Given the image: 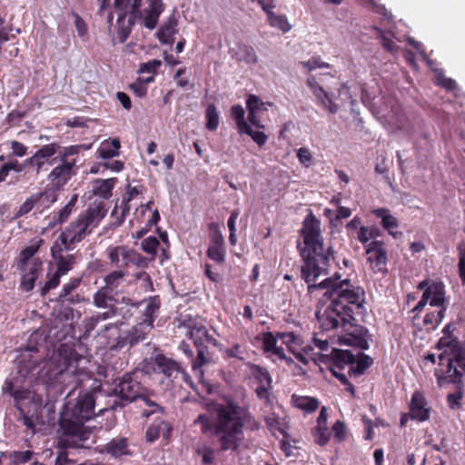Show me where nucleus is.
I'll return each mask as SVG.
<instances>
[{
  "instance_id": "f257e3e1",
  "label": "nucleus",
  "mask_w": 465,
  "mask_h": 465,
  "mask_svg": "<svg viewBox=\"0 0 465 465\" xmlns=\"http://www.w3.org/2000/svg\"><path fill=\"white\" fill-rule=\"evenodd\" d=\"M193 424L200 426L202 434L215 437L222 451L238 450L244 429L256 431L261 428L249 409L232 397L212 403L208 411L198 415Z\"/></svg>"
},
{
  "instance_id": "f03ea898",
  "label": "nucleus",
  "mask_w": 465,
  "mask_h": 465,
  "mask_svg": "<svg viewBox=\"0 0 465 465\" xmlns=\"http://www.w3.org/2000/svg\"><path fill=\"white\" fill-rule=\"evenodd\" d=\"M306 283L307 292L310 294L317 290L325 291L323 298L328 303L322 305L316 312V317L322 331H341L345 323L354 320L353 307L363 308L364 289L353 284L350 279L341 280L339 273L324 279L320 283L315 282Z\"/></svg>"
},
{
  "instance_id": "7ed1b4c3",
  "label": "nucleus",
  "mask_w": 465,
  "mask_h": 465,
  "mask_svg": "<svg viewBox=\"0 0 465 465\" xmlns=\"http://www.w3.org/2000/svg\"><path fill=\"white\" fill-rule=\"evenodd\" d=\"M83 360V356L71 345L63 343L58 347L41 375L50 397L62 395L68 389V398L85 381L92 378L93 373L90 371L85 367H80Z\"/></svg>"
},
{
  "instance_id": "20e7f679",
  "label": "nucleus",
  "mask_w": 465,
  "mask_h": 465,
  "mask_svg": "<svg viewBox=\"0 0 465 465\" xmlns=\"http://www.w3.org/2000/svg\"><path fill=\"white\" fill-rule=\"evenodd\" d=\"M301 235L304 243L301 250V276L305 282H314L320 275L328 274L334 252L331 246L324 247L321 222L312 213L305 217Z\"/></svg>"
},
{
  "instance_id": "39448f33",
  "label": "nucleus",
  "mask_w": 465,
  "mask_h": 465,
  "mask_svg": "<svg viewBox=\"0 0 465 465\" xmlns=\"http://www.w3.org/2000/svg\"><path fill=\"white\" fill-rule=\"evenodd\" d=\"M94 406L95 398L92 391H80L74 401L67 400L59 419L63 433L85 440L87 431L84 423L95 416Z\"/></svg>"
},
{
  "instance_id": "423d86ee",
  "label": "nucleus",
  "mask_w": 465,
  "mask_h": 465,
  "mask_svg": "<svg viewBox=\"0 0 465 465\" xmlns=\"http://www.w3.org/2000/svg\"><path fill=\"white\" fill-rule=\"evenodd\" d=\"M108 209V204L103 200L90 203L58 236L57 240L65 251H73L77 243L91 235L106 216Z\"/></svg>"
},
{
  "instance_id": "0eeeda50",
  "label": "nucleus",
  "mask_w": 465,
  "mask_h": 465,
  "mask_svg": "<svg viewBox=\"0 0 465 465\" xmlns=\"http://www.w3.org/2000/svg\"><path fill=\"white\" fill-rule=\"evenodd\" d=\"M84 146L82 144H74L69 146H61L58 143V153H56L49 166L54 168L47 175V180L53 189L60 190L77 173V162L79 153Z\"/></svg>"
},
{
  "instance_id": "6e6552de",
  "label": "nucleus",
  "mask_w": 465,
  "mask_h": 465,
  "mask_svg": "<svg viewBox=\"0 0 465 465\" xmlns=\"http://www.w3.org/2000/svg\"><path fill=\"white\" fill-rule=\"evenodd\" d=\"M465 373V351L451 350V353L443 351L439 355V367L435 369L438 385L442 387L450 383H460Z\"/></svg>"
},
{
  "instance_id": "1a4fd4ad",
  "label": "nucleus",
  "mask_w": 465,
  "mask_h": 465,
  "mask_svg": "<svg viewBox=\"0 0 465 465\" xmlns=\"http://www.w3.org/2000/svg\"><path fill=\"white\" fill-rule=\"evenodd\" d=\"M105 252L110 264L118 269L126 270L130 265L139 268L147 265V259L128 245H109Z\"/></svg>"
},
{
  "instance_id": "9d476101",
  "label": "nucleus",
  "mask_w": 465,
  "mask_h": 465,
  "mask_svg": "<svg viewBox=\"0 0 465 465\" xmlns=\"http://www.w3.org/2000/svg\"><path fill=\"white\" fill-rule=\"evenodd\" d=\"M145 391L136 372L125 373L115 385L114 393L121 400V406L137 400Z\"/></svg>"
},
{
  "instance_id": "9b49d317",
  "label": "nucleus",
  "mask_w": 465,
  "mask_h": 465,
  "mask_svg": "<svg viewBox=\"0 0 465 465\" xmlns=\"http://www.w3.org/2000/svg\"><path fill=\"white\" fill-rule=\"evenodd\" d=\"M430 303V306L436 308L448 307V301L445 297V285L442 282H431L430 286L423 292L420 300L411 310L414 313L413 321L417 320L419 314L424 310L425 306Z\"/></svg>"
},
{
  "instance_id": "f8f14e48",
  "label": "nucleus",
  "mask_w": 465,
  "mask_h": 465,
  "mask_svg": "<svg viewBox=\"0 0 465 465\" xmlns=\"http://www.w3.org/2000/svg\"><path fill=\"white\" fill-rule=\"evenodd\" d=\"M339 341L341 344L352 346L361 350H368L369 335L368 330L357 323V320H351L349 323H345L344 328L340 331Z\"/></svg>"
},
{
  "instance_id": "ddd939ff",
  "label": "nucleus",
  "mask_w": 465,
  "mask_h": 465,
  "mask_svg": "<svg viewBox=\"0 0 465 465\" xmlns=\"http://www.w3.org/2000/svg\"><path fill=\"white\" fill-rule=\"evenodd\" d=\"M151 365L154 373L163 375L165 379L172 382H173L179 375L183 376L185 380L189 378L180 362L163 353H158L152 358Z\"/></svg>"
},
{
  "instance_id": "4468645a",
  "label": "nucleus",
  "mask_w": 465,
  "mask_h": 465,
  "mask_svg": "<svg viewBox=\"0 0 465 465\" xmlns=\"http://www.w3.org/2000/svg\"><path fill=\"white\" fill-rule=\"evenodd\" d=\"M209 232V247L206 254L209 259L218 264L225 262V241L222 233L221 227L217 223H210L208 224Z\"/></svg>"
},
{
  "instance_id": "2eb2a0df",
  "label": "nucleus",
  "mask_w": 465,
  "mask_h": 465,
  "mask_svg": "<svg viewBox=\"0 0 465 465\" xmlns=\"http://www.w3.org/2000/svg\"><path fill=\"white\" fill-rule=\"evenodd\" d=\"M101 453L108 455L115 460L124 461L134 456V450L128 438L118 436L104 444Z\"/></svg>"
},
{
  "instance_id": "dca6fc26",
  "label": "nucleus",
  "mask_w": 465,
  "mask_h": 465,
  "mask_svg": "<svg viewBox=\"0 0 465 465\" xmlns=\"http://www.w3.org/2000/svg\"><path fill=\"white\" fill-rule=\"evenodd\" d=\"M42 360V355L39 354L37 344L28 345L26 348L21 350L20 354L16 358L18 373L25 378L31 374Z\"/></svg>"
},
{
  "instance_id": "f3484780",
  "label": "nucleus",
  "mask_w": 465,
  "mask_h": 465,
  "mask_svg": "<svg viewBox=\"0 0 465 465\" xmlns=\"http://www.w3.org/2000/svg\"><path fill=\"white\" fill-rule=\"evenodd\" d=\"M181 325L186 326L187 331L185 335L193 341L195 347L207 346L206 343L216 341V340L209 334L206 327L195 322L192 317L183 319L179 326Z\"/></svg>"
},
{
  "instance_id": "a211bd4d",
  "label": "nucleus",
  "mask_w": 465,
  "mask_h": 465,
  "mask_svg": "<svg viewBox=\"0 0 465 465\" xmlns=\"http://www.w3.org/2000/svg\"><path fill=\"white\" fill-rule=\"evenodd\" d=\"M411 420L419 422L427 421L430 415V407L423 392L415 391L409 404Z\"/></svg>"
},
{
  "instance_id": "6ab92c4d",
  "label": "nucleus",
  "mask_w": 465,
  "mask_h": 465,
  "mask_svg": "<svg viewBox=\"0 0 465 465\" xmlns=\"http://www.w3.org/2000/svg\"><path fill=\"white\" fill-rule=\"evenodd\" d=\"M249 369L253 379L258 382L255 393L260 400H267L272 390V377L266 368L255 363H249Z\"/></svg>"
},
{
  "instance_id": "aec40b11",
  "label": "nucleus",
  "mask_w": 465,
  "mask_h": 465,
  "mask_svg": "<svg viewBox=\"0 0 465 465\" xmlns=\"http://www.w3.org/2000/svg\"><path fill=\"white\" fill-rule=\"evenodd\" d=\"M55 201L54 193L47 191L33 193L19 207L18 216L29 213L35 207L37 209L47 208Z\"/></svg>"
},
{
  "instance_id": "412c9836",
  "label": "nucleus",
  "mask_w": 465,
  "mask_h": 465,
  "mask_svg": "<svg viewBox=\"0 0 465 465\" xmlns=\"http://www.w3.org/2000/svg\"><path fill=\"white\" fill-rule=\"evenodd\" d=\"M366 253L368 262L373 266L376 272L387 271V252L381 241L374 240L367 247Z\"/></svg>"
},
{
  "instance_id": "4be33fe9",
  "label": "nucleus",
  "mask_w": 465,
  "mask_h": 465,
  "mask_svg": "<svg viewBox=\"0 0 465 465\" xmlns=\"http://www.w3.org/2000/svg\"><path fill=\"white\" fill-rule=\"evenodd\" d=\"M63 244L57 240L51 247V255L56 263V272L63 276L67 274L75 263V256L74 254H64Z\"/></svg>"
},
{
  "instance_id": "5701e85b",
  "label": "nucleus",
  "mask_w": 465,
  "mask_h": 465,
  "mask_svg": "<svg viewBox=\"0 0 465 465\" xmlns=\"http://www.w3.org/2000/svg\"><path fill=\"white\" fill-rule=\"evenodd\" d=\"M172 430L173 427L168 421L156 420L146 429L145 440L147 442L152 443L162 436L164 440H168Z\"/></svg>"
},
{
  "instance_id": "b1692460",
  "label": "nucleus",
  "mask_w": 465,
  "mask_h": 465,
  "mask_svg": "<svg viewBox=\"0 0 465 465\" xmlns=\"http://www.w3.org/2000/svg\"><path fill=\"white\" fill-rule=\"evenodd\" d=\"M308 85L312 88L314 95L317 97L318 101L321 104L327 109L331 114H336L339 110L338 104H336L330 94L325 92V90L319 85L316 79L312 76L307 80Z\"/></svg>"
},
{
  "instance_id": "393cba45",
  "label": "nucleus",
  "mask_w": 465,
  "mask_h": 465,
  "mask_svg": "<svg viewBox=\"0 0 465 465\" xmlns=\"http://www.w3.org/2000/svg\"><path fill=\"white\" fill-rule=\"evenodd\" d=\"M8 457L10 463L13 465H25L30 463L31 465H38L36 460V453L31 450H14L6 455L5 452H0V465H2L3 458Z\"/></svg>"
},
{
  "instance_id": "a878e982",
  "label": "nucleus",
  "mask_w": 465,
  "mask_h": 465,
  "mask_svg": "<svg viewBox=\"0 0 465 465\" xmlns=\"http://www.w3.org/2000/svg\"><path fill=\"white\" fill-rule=\"evenodd\" d=\"M56 153H58L57 143L44 144L36 151L37 160L35 162L34 166L36 174H39L43 171L45 163L49 165L51 159Z\"/></svg>"
},
{
  "instance_id": "bb28decb",
  "label": "nucleus",
  "mask_w": 465,
  "mask_h": 465,
  "mask_svg": "<svg viewBox=\"0 0 465 465\" xmlns=\"http://www.w3.org/2000/svg\"><path fill=\"white\" fill-rule=\"evenodd\" d=\"M371 213L381 220V226L389 232V233L397 238L402 235L401 232L394 231L399 227L398 219L390 213L386 208H378L371 211Z\"/></svg>"
},
{
  "instance_id": "cd10ccee",
  "label": "nucleus",
  "mask_w": 465,
  "mask_h": 465,
  "mask_svg": "<svg viewBox=\"0 0 465 465\" xmlns=\"http://www.w3.org/2000/svg\"><path fill=\"white\" fill-rule=\"evenodd\" d=\"M355 355L348 350L333 349L331 351V363L330 369L344 370L354 364Z\"/></svg>"
},
{
  "instance_id": "c85d7f7f",
  "label": "nucleus",
  "mask_w": 465,
  "mask_h": 465,
  "mask_svg": "<svg viewBox=\"0 0 465 465\" xmlns=\"http://www.w3.org/2000/svg\"><path fill=\"white\" fill-rule=\"evenodd\" d=\"M116 182V178L96 179L93 183L92 192L94 195L101 197L100 200L106 203V200L112 197Z\"/></svg>"
},
{
  "instance_id": "c756f323",
  "label": "nucleus",
  "mask_w": 465,
  "mask_h": 465,
  "mask_svg": "<svg viewBox=\"0 0 465 465\" xmlns=\"http://www.w3.org/2000/svg\"><path fill=\"white\" fill-rule=\"evenodd\" d=\"M153 327L148 325L147 323L139 322L129 331L125 338L126 342L132 347L137 345L138 343L147 339V335L153 330Z\"/></svg>"
},
{
  "instance_id": "7c9ffc66",
  "label": "nucleus",
  "mask_w": 465,
  "mask_h": 465,
  "mask_svg": "<svg viewBox=\"0 0 465 465\" xmlns=\"http://www.w3.org/2000/svg\"><path fill=\"white\" fill-rule=\"evenodd\" d=\"M82 278L80 277L70 279V281L63 286L58 296V302L62 303L69 302L72 304L79 302V295H74L73 292L80 286Z\"/></svg>"
},
{
  "instance_id": "2f4dec72",
  "label": "nucleus",
  "mask_w": 465,
  "mask_h": 465,
  "mask_svg": "<svg viewBox=\"0 0 465 465\" xmlns=\"http://www.w3.org/2000/svg\"><path fill=\"white\" fill-rule=\"evenodd\" d=\"M373 363V360L367 354L359 352L355 356V362L348 370L349 377H359L361 376L367 369H369Z\"/></svg>"
},
{
  "instance_id": "473e14b6",
  "label": "nucleus",
  "mask_w": 465,
  "mask_h": 465,
  "mask_svg": "<svg viewBox=\"0 0 465 465\" xmlns=\"http://www.w3.org/2000/svg\"><path fill=\"white\" fill-rule=\"evenodd\" d=\"M438 310L435 312H427L422 321V326L419 327V330H426L427 331H434L442 322L446 308H437Z\"/></svg>"
},
{
  "instance_id": "72a5a7b5",
  "label": "nucleus",
  "mask_w": 465,
  "mask_h": 465,
  "mask_svg": "<svg viewBox=\"0 0 465 465\" xmlns=\"http://www.w3.org/2000/svg\"><path fill=\"white\" fill-rule=\"evenodd\" d=\"M160 306L161 301L159 296L151 297L143 312V319L141 322L153 327V322L157 317Z\"/></svg>"
},
{
  "instance_id": "f704fd0d",
  "label": "nucleus",
  "mask_w": 465,
  "mask_h": 465,
  "mask_svg": "<svg viewBox=\"0 0 465 465\" xmlns=\"http://www.w3.org/2000/svg\"><path fill=\"white\" fill-rule=\"evenodd\" d=\"M120 140L115 138L104 141L97 149L98 156L102 159H111L119 154Z\"/></svg>"
},
{
  "instance_id": "c9c22d12",
  "label": "nucleus",
  "mask_w": 465,
  "mask_h": 465,
  "mask_svg": "<svg viewBox=\"0 0 465 465\" xmlns=\"http://www.w3.org/2000/svg\"><path fill=\"white\" fill-rule=\"evenodd\" d=\"M265 13L268 17V23L271 26L278 28L283 33H287L291 30L292 26L285 15H277L272 11V9H269V11H266Z\"/></svg>"
},
{
  "instance_id": "e433bc0d",
  "label": "nucleus",
  "mask_w": 465,
  "mask_h": 465,
  "mask_svg": "<svg viewBox=\"0 0 465 465\" xmlns=\"http://www.w3.org/2000/svg\"><path fill=\"white\" fill-rule=\"evenodd\" d=\"M128 272L126 270L118 269L111 272L107 275H105L104 286L111 290L112 292L115 291L121 282L124 281V277L127 276Z\"/></svg>"
},
{
  "instance_id": "4c0bfd02",
  "label": "nucleus",
  "mask_w": 465,
  "mask_h": 465,
  "mask_svg": "<svg viewBox=\"0 0 465 465\" xmlns=\"http://www.w3.org/2000/svg\"><path fill=\"white\" fill-rule=\"evenodd\" d=\"M113 292L105 286L99 289L94 295V303L98 308L113 307L109 302L114 301Z\"/></svg>"
},
{
  "instance_id": "58836bf2",
  "label": "nucleus",
  "mask_w": 465,
  "mask_h": 465,
  "mask_svg": "<svg viewBox=\"0 0 465 465\" xmlns=\"http://www.w3.org/2000/svg\"><path fill=\"white\" fill-rule=\"evenodd\" d=\"M77 201V195H74L65 206L60 209L58 212L54 213L53 219L55 223H64L66 222L71 215L75 203Z\"/></svg>"
},
{
  "instance_id": "ea45409f",
  "label": "nucleus",
  "mask_w": 465,
  "mask_h": 465,
  "mask_svg": "<svg viewBox=\"0 0 465 465\" xmlns=\"http://www.w3.org/2000/svg\"><path fill=\"white\" fill-rule=\"evenodd\" d=\"M129 201H126L124 198L122 199L121 204L118 206L117 204L114 206L112 216L115 219V224L120 226L124 222L126 216L130 213V204Z\"/></svg>"
},
{
  "instance_id": "a19ab883",
  "label": "nucleus",
  "mask_w": 465,
  "mask_h": 465,
  "mask_svg": "<svg viewBox=\"0 0 465 465\" xmlns=\"http://www.w3.org/2000/svg\"><path fill=\"white\" fill-rule=\"evenodd\" d=\"M206 129L209 131H216L219 126V114L215 104H211L205 111Z\"/></svg>"
},
{
  "instance_id": "79ce46f5",
  "label": "nucleus",
  "mask_w": 465,
  "mask_h": 465,
  "mask_svg": "<svg viewBox=\"0 0 465 465\" xmlns=\"http://www.w3.org/2000/svg\"><path fill=\"white\" fill-rule=\"evenodd\" d=\"M42 240H39L36 243L31 244L24 248L20 252V269L26 271V263L37 252Z\"/></svg>"
},
{
  "instance_id": "37998d69",
  "label": "nucleus",
  "mask_w": 465,
  "mask_h": 465,
  "mask_svg": "<svg viewBox=\"0 0 465 465\" xmlns=\"http://www.w3.org/2000/svg\"><path fill=\"white\" fill-rule=\"evenodd\" d=\"M197 355L193 358L192 361V368L193 371L201 369L203 366L206 365L210 362V358L208 357V346L203 347H196Z\"/></svg>"
},
{
  "instance_id": "c03bdc74",
  "label": "nucleus",
  "mask_w": 465,
  "mask_h": 465,
  "mask_svg": "<svg viewBox=\"0 0 465 465\" xmlns=\"http://www.w3.org/2000/svg\"><path fill=\"white\" fill-rule=\"evenodd\" d=\"M231 114L235 120L240 134H242V130L245 129L249 124L244 119L245 111L241 104H235L231 107Z\"/></svg>"
},
{
  "instance_id": "a18cd8bd",
  "label": "nucleus",
  "mask_w": 465,
  "mask_h": 465,
  "mask_svg": "<svg viewBox=\"0 0 465 465\" xmlns=\"http://www.w3.org/2000/svg\"><path fill=\"white\" fill-rule=\"evenodd\" d=\"M296 406L307 412H313L319 407V401L315 398L308 397V396H301L295 400Z\"/></svg>"
},
{
  "instance_id": "49530a36",
  "label": "nucleus",
  "mask_w": 465,
  "mask_h": 465,
  "mask_svg": "<svg viewBox=\"0 0 465 465\" xmlns=\"http://www.w3.org/2000/svg\"><path fill=\"white\" fill-rule=\"evenodd\" d=\"M138 399H141L144 404L150 408V410H143L142 412L143 417L148 418L149 416L160 411L163 412V408L161 407L159 404H157L155 401H152L148 396L143 392V396L139 397Z\"/></svg>"
},
{
  "instance_id": "de8ad7c7",
  "label": "nucleus",
  "mask_w": 465,
  "mask_h": 465,
  "mask_svg": "<svg viewBox=\"0 0 465 465\" xmlns=\"http://www.w3.org/2000/svg\"><path fill=\"white\" fill-rule=\"evenodd\" d=\"M242 53V60L249 64H255L258 63V56L254 48L251 45H243L240 47Z\"/></svg>"
},
{
  "instance_id": "09e8293b",
  "label": "nucleus",
  "mask_w": 465,
  "mask_h": 465,
  "mask_svg": "<svg viewBox=\"0 0 465 465\" xmlns=\"http://www.w3.org/2000/svg\"><path fill=\"white\" fill-rule=\"evenodd\" d=\"M375 30L377 31L378 37L381 39V44L385 50L393 53L399 49V46L391 37L387 35L386 32L380 28H375Z\"/></svg>"
},
{
  "instance_id": "8fccbe9b",
  "label": "nucleus",
  "mask_w": 465,
  "mask_h": 465,
  "mask_svg": "<svg viewBox=\"0 0 465 465\" xmlns=\"http://www.w3.org/2000/svg\"><path fill=\"white\" fill-rule=\"evenodd\" d=\"M196 453L202 457V462L205 465L212 464L214 460V450L208 445L198 447Z\"/></svg>"
},
{
  "instance_id": "3c124183",
  "label": "nucleus",
  "mask_w": 465,
  "mask_h": 465,
  "mask_svg": "<svg viewBox=\"0 0 465 465\" xmlns=\"http://www.w3.org/2000/svg\"><path fill=\"white\" fill-rule=\"evenodd\" d=\"M242 134L251 136L260 147L263 146L268 140V136L263 132L254 131L250 125L242 130Z\"/></svg>"
},
{
  "instance_id": "603ef678",
  "label": "nucleus",
  "mask_w": 465,
  "mask_h": 465,
  "mask_svg": "<svg viewBox=\"0 0 465 465\" xmlns=\"http://www.w3.org/2000/svg\"><path fill=\"white\" fill-rule=\"evenodd\" d=\"M248 111L253 109V112L260 113L266 111L265 104L255 94H249L246 100Z\"/></svg>"
},
{
  "instance_id": "864d4df0",
  "label": "nucleus",
  "mask_w": 465,
  "mask_h": 465,
  "mask_svg": "<svg viewBox=\"0 0 465 465\" xmlns=\"http://www.w3.org/2000/svg\"><path fill=\"white\" fill-rule=\"evenodd\" d=\"M159 244V241L156 237L149 236L142 242L141 246L143 252L154 256Z\"/></svg>"
},
{
  "instance_id": "5fc2aeb1",
  "label": "nucleus",
  "mask_w": 465,
  "mask_h": 465,
  "mask_svg": "<svg viewBox=\"0 0 465 465\" xmlns=\"http://www.w3.org/2000/svg\"><path fill=\"white\" fill-rule=\"evenodd\" d=\"M62 276V274L55 271L54 273L49 277L48 281H46L45 285L42 287L41 295L45 296L50 290L56 288L60 283V279Z\"/></svg>"
},
{
  "instance_id": "6e6d98bb",
  "label": "nucleus",
  "mask_w": 465,
  "mask_h": 465,
  "mask_svg": "<svg viewBox=\"0 0 465 465\" xmlns=\"http://www.w3.org/2000/svg\"><path fill=\"white\" fill-rule=\"evenodd\" d=\"M297 158L300 163L304 167H310L312 164V153L307 147H301L297 150Z\"/></svg>"
},
{
  "instance_id": "4d7b16f0",
  "label": "nucleus",
  "mask_w": 465,
  "mask_h": 465,
  "mask_svg": "<svg viewBox=\"0 0 465 465\" xmlns=\"http://www.w3.org/2000/svg\"><path fill=\"white\" fill-rule=\"evenodd\" d=\"M162 65V62L158 59H153L146 63L140 64L138 73L140 74H155L159 67Z\"/></svg>"
},
{
  "instance_id": "13d9d810",
  "label": "nucleus",
  "mask_w": 465,
  "mask_h": 465,
  "mask_svg": "<svg viewBox=\"0 0 465 465\" xmlns=\"http://www.w3.org/2000/svg\"><path fill=\"white\" fill-rule=\"evenodd\" d=\"M315 442L321 446H324L330 440V432L328 427L315 428L314 433Z\"/></svg>"
},
{
  "instance_id": "bf43d9fd",
  "label": "nucleus",
  "mask_w": 465,
  "mask_h": 465,
  "mask_svg": "<svg viewBox=\"0 0 465 465\" xmlns=\"http://www.w3.org/2000/svg\"><path fill=\"white\" fill-rule=\"evenodd\" d=\"M43 262L40 260H34L30 263H26V271H24V272L29 276H34L35 280H37L42 268Z\"/></svg>"
},
{
  "instance_id": "052dcab7",
  "label": "nucleus",
  "mask_w": 465,
  "mask_h": 465,
  "mask_svg": "<svg viewBox=\"0 0 465 465\" xmlns=\"http://www.w3.org/2000/svg\"><path fill=\"white\" fill-rule=\"evenodd\" d=\"M302 64L309 71H312L316 68H330V64L322 62L321 57H312L306 62H302Z\"/></svg>"
},
{
  "instance_id": "680f3d73",
  "label": "nucleus",
  "mask_w": 465,
  "mask_h": 465,
  "mask_svg": "<svg viewBox=\"0 0 465 465\" xmlns=\"http://www.w3.org/2000/svg\"><path fill=\"white\" fill-rule=\"evenodd\" d=\"M438 348L445 349L444 351H447L448 353H451V350H462L458 346L454 340L450 339V337L440 338L438 342Z\"/></svg>"
},
{
  "instance_id": "e2e57ef3",
  "label": "nucleus",
  "mask_w": 465,
  "mask_h": 465,
  "mask_svg": "<svg viewBox=\"0 0 465 465\" xmlns=\"http://www.w3.org/2000/svg\"><path fill=\"white\" fill-rule=\"evenodd\" d=\"M262 345L265 351L272 352L277 347V340L275 336L272 332L265 333Z\"/></svg>"
},
{
  "instance_id": "0e129e2a",
  "label": "nucleus",
  "mask_w": 465,
  "mask_h": 465,
  "mask_svg": "<svg viewBox=\"0 0 465 465\" xmlns=\"http://www.w3.org/2000/svg\"><path fill=\"white\" fill-rule=\"evenodd\" d=\"M282 342L285 343L289 350L291 351V348H294L293 346L299 343L300 338L299 336L295 335L293 332H284L279 334Z\"/></svg>"
},
{
  "instance_id": "69168bd1",
  "label": "nucleus",
  "mask_w": 465,
  "mask_h": 465,
  "mask_svg": "<svg viewBox=\"0 0 465 465\" xmlns=\"http://www.w3.org/2000/svg\"><path fill=\"white\" fill-rule=\"evenodd\" d=\"M12 154L17 157H23L27 153V146L18 141L11 142Z\"/></svg>"
},
{
  "instance_id": "338daca9",
  "label": "nucleus",
  "mask_w": 465,
  "mask_h": 465,
  "mask_svg": "<svg viewBox=\"0 0 465 465\" xmlns=\"http://www.w3.org/2000/svg\"><path fill=\"white\" fill-rule=\"evenodd\" d=\"M130 89L138 96L144 97L147 94V87L141 80L130 84Z\"/></svg>"
},
{
  "instance_id": "774afa93",
  "label": "nucleus",
  "mask_w": 465,
  "mask_h": 465,
  "mask_svg": "<svg viewBox=\"0 0 465 465\" xmlns=\"http://www.w3.org/2000/svg\"><path fill=\"white\" fill-rule=\"evenodd\" d=\"M35 281L36 280L34 278V276H29L24 273L21 280L20 287L25 292H30L34 289Z\"/></svg>"
}]
</instances>
